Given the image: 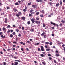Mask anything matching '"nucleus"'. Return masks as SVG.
<instances>
[{"label":"nucleus","mask_w":65,"mask_h":65,"mask_svg":"<svg viewBox=\"0 0 65 65\" xmlns=\"http://www.w3.org/2000/svg\"><path fill=\"white\" fill-rule=\"evenodd\" d=\"M3 65H5L6 64V63L5 62H3Z\"/></svg>","instance_id":"473e14b6"},{"label":"nucleus","mask_w":65,"mask_h":65,"mask_svg":"<svg viewBox=\"0 0 65 65\" xmlns=\"http://www.w3.org/2000/svg\"><path fill=\"white\" fill-rule=\"evenodd\" d=\"M10 50H11V49H8L7 50V51H10Z\"/></svg>","instance_id":"6e6d98bb"},{"label":"nucleus","mask_w":65,"mask_h":65,"mask_svg":"<svg viewBox=\"0 0 65 65\" xmlns=\"http://www.w3.org/2000/svg\"><path fill=\"white\" fill-rule=\"evenodd\" d=\"M29 17H31V16H32V15L31 14H30L29 15Z\"/></svg>","instance_id":"774afa93"},{"label":"nucleus","mask_w":65,"mask_h":65,"mask_svg":"<svg viewBox=\"0 0 65 65\" xmlns=\"http://www.w3.org/2000/svg\"><path fill=\"white\" fill-rule=\"evenodd\" d=\"M0 54H3V52H2V51H1L0 52Z\"/></svg>","instance_id":"052dcab7"},{"label":"nucleus","mask_w":65,"mask_h":65,"mask_svg":"<svg viewBox=\"0 0 65 65\" xmlns=\"http://www.w3.org/2000/svg\"><path fill=\"white\" fill-rule=\"evenodd\" d=\"M33 31H34V30H33V29H31L30 30V31L31 32H33Z\"/></svg>","instance_id":"cd10ccee"},{"label":"nucleus","mask_w":65,"mask_h":65,"mask_svg":"<svg viewBox=\"0 0 65 65\" xmlns=\"http://www.w3.org/2000/svg\"><path fill=\"white\" fill-rule=\"evenodd\" d=\"M13 43H16L17 44V42H15H15H13Z\"/></svg>","instance_id":"603ef678"},{"label":"nucleus","mask_w":65,"mask_h":65,"mask_svg":"<svg viewBox=\"0 0 65 65\" xmlns=\"http://www.w3.org/2000/svg\"><path fill=\"white\" fill-rule=\"evenodd\" d=\"M10 27V25H8V26H7L8 28H9V27Z\"/></svg>","instance_id":"e2e57ef3"},{"label":"nucleus","mask_w":65,"mask_h":65,"mask_svg":"<svg viewBox=\"0 0 65 65\" xmlns=\"http://www.w3.org/2000/svg\"><path fill=\"white\" fill-rule=\"evenodd\" d=\"M26 50L27 51H29V50L28 48H26Z\"/></svg>","instance_id":"09e8293b"},{"label":"nucleus","mask_w":65,"mask_h":65,"mask_svg":"<svg viewBox=\"0 0 65 65\" xmlns=\"http://www.w3.org/2000/svg\"><path fill=\"white\" fill-rule=\"evenodd\" d=\"M22 19L23 20H25V17H23L22 18Z\"/></svg>","instance_id":"2eb2a0df"},{"label":"nucleus","mask_w":65,"mask_h":65,"mask_svg":"<svg viewBox=\"0 0 65 65\" xmlns=\"http://www.w3.org/2000/svg\"><path fill=\"white\" fill-rule=\"evenodd\" d=\"M15 62H19L20 63L21 62V61L19 60H15Z\"/></svg>","instance_id":"6e6552de"},{"label":"nucleus","mask_w":65,"mask_h":65,"mask_svg":"<svg viewBox=\"0 0 65 65\" xmlns=\"http://www.w3.org/2000/svg\"><path fill=\"white\" fill-rule=\"evenodd\" d=\"M50 23L51 24H52V25H54V26H56V23H53V22H51Z\"/></svg>","instance_id":"7ed1b4c3"},{"label":"nucleus","mask_w":65,"mask_h":65,"mask_svg":"<svg viewBox=\"0 0 65 65\" xmlns=\"http://www.w3.org/2000/svg\"><path fill=\"white\" fill-rule=\"evenodd\" d=\"M45 34V32H43V33H42L41 35V36H43V35H44V34Z\"/></svg>","instance_id":"dca6fc26"},{"label":"nucleus","mask_w":65,"mask_h":65,"mask_svg":"<svg viewBox=\"0 0 65 65\" xmlns=\"http://www.w3.org/2000/svg\"><path fill=\"white\" fill-rule=\"evenodd\" d=\"M42 0H40V2H42Z\"/></svg>","instance_id":"69168bd1"},{"label":"nucleus","mask_w":65,"mask_h":65,"mask_svg":"<svg viewBox=\"0 0 65 65\" xmlns=\"http://www.w3.org/2000/svg\"><path fill=\"white\" fill-rule=\"evenodd\" d=\"M41 51H44V48H43V46H41Z\"/></svg>","instance_id":"20e7f679"},{"label":"nucleus","mask_w":65,"mask_h":65,"mask_svg":"<svg viewBox=\"0 0 65 65\" xmlns=\"http://www.w3.org/2000/svg\"><path fill=\"white\" fill-rule=\"evenodd\" d=\"M60 5V4H59V3H58L57 4H56V6L58 7Z\"/></svg>","instance_id":"ddd939ff"},{"label":"nucleus","mask_w":65,"mask_h":65,"mask_svg":"<svg viewBox=\"0 0 65 65\" xmlns=\"http://www.w3.org/2000/svg\"><path fill=\"white\" fill-rule=\"evenodd\" d=\"M65 44H63L62 45V46L63 47H64V46H65Z\"/></svg>","instance_id":"864d4df0"},{"label":"nucleus","mask_w":65,"mask_h":65,"mask_svg":"<svg viewBox=\"0 0 65 65\" xmlns=\"http://www.w3.org/2000/svg\"><path fill=\"white\" fill-rule=\"evenodd\" d=\"M54 61L55 63V64H56V63H57V61H56V60H54Z\"/></svg>","instance_id":"412c9836"},{"label":"nucleus","mask_w":65,"mask_h":65,"mask_svg":"<svg viewBox=\"0 0 65 65\" xmlns=\"http://www.w3.org/2000/svg\"><path fill=\"white\" fill-rule=\"evenodd\" d=\"M16 31L17 32H18L19 31V30L18 29H16Z\"/></svg>","instance_id":"72a5a7b5"},{"label":"nucleus","mask_w":65,"mask_h":65,"mask_svg":"<svg viewBox=\"0 0 65 65\" xmlns=\"http://www.w3.org/2000/svg\"><path fill=\"white\" fill-rule=\"evenodd\" d=\"M15 5H18L19 4L17 2L15 3Z\"/></svg>","instance_id":"c85d7f7f"},{"label":"nucleus","mask_w":65,"mask_h":65,"mask_svg":"<svg viewBox=\"0 0 65 65\" xmlns=\"http://www.w3.org/2000/svg\"><path fill=\"white\" fill-rule=\"evenodd\" d=\"M31 21L32 22V23H34L35 22V21H34V19L33 18H32L31 19Z\"/></svg>","instance_id":"f257e3e1"},{"label":"nucleus","mask_w":65,"mask_h":65,"mask_svg":"<svg viewBox=\"0 0 65 65\" xmlns=\"http://www.w3.org/2000/svg\"><path fill=\"white\" fill-rule=\"evenodd\" d=\"M7 9H10V8L9 7H7Z\"/></svg>","instance_id":"bb28decb"},{"label":"nucleus","mask_w":65,"mask_h":65,"mask_svg":"<svg viewBox=\"0 0 65 65\" xmlns=\"http://www.w3.org/2000/svg\"><path fill=\"white\" fill-rule=\"evenodd\" d=\"M30 23H31V22L29 21L27 22V24L28 25H30Z\"/></svg>","instance_id":"9b49d317"},{"label":"nucleus","mask_w":65,"mask_h":65,"mask_svg":"<svg viewBox=\"0 0 65 65\" xmlns=\"http://www.w3.org/2000/svg\"><path fill=\"white\" fill-rule=\"evenodd\" d=\"M43 27H45V25L44 24H43Z\"/></svg>","instance_id":"4c0bfd02"},{"label":"nucleus","mask_w":65,"mask_h":65,"mask_svg":"<svg viewBox=\"0 0 65 65\" xmlns=\"http://www.w3.org/2000/svg\"><path fill=\"white\" fill-rule=\"evenodd\" d=\"M3 31H4V30H6V28H5L3 27Z\"/></svg>","instance_id":"9d476101"},{"label":"nucleus","mask_w":65,"mask_h":65,"mask_svg":"<svg viewBox=\"0 0 65 65\" xmlns=\"http://www.w3.org/2000/svg\"><path fill=\"white\" fill-rule=\"evenodd\" d=\"M40 56L42 57H44V55L43 54H41L40 55Z\"/></svg>","instance_id":"4468645a"},{"label":"nucleus","mask_w":65,"mask_h":65,"mask_svg":"<svg viewBox=\"0 0 65 65\" xmlns=\"http://www.w3.org/2000/svg\"><path fill=\"white\" fill-rule=\"evenodd\" d=\"M49 59L50 60H52V58L51 57H49Z\"/></svg>","instance_id":"5fc2aeb1"},{"label":"nucleus","mask_w":65,"mask_h":65,"mask_svg":"<svg viewBox=\"0 0 65 65\" xmlns=\"http://www.w3.org/2000/svg\"><path fill=\"white\" fill-rule=\"evenodd\" d=\"M52 36H54L55 35H54V34H52Z\"/></svg>","instance_id":"0e129e2a"},{"label":"nucleus","mask_w":65,"mask_h":65,"mask_svg":"<svg viewBox=\"0 0 65 65\" xmlns=\"http://www.w3.org/2000/svg\"><path fill=\"white\" fill-rule=\"evenodd\" d=\"M45 43L46 44H49V42H46Z\"/></svg>","instance_id":"3c124183"},{"label":"nucleus","mask_w":65,"mask_h":65,"mask_svg":"<svg viewBox=\"0 0 65 65\" xmlns=\"http://www.w3.org/2000/svg\"><path fill=\"white\" fill-rule=\"evenodd\" d=\"M12 34H13V35H14L16 33H15V32H13L12 33Z\"/></svg>","instance_id":"f704fd0d"},{"label":"nucleus","mask_w":65,"mask_h":65,"mask_svg":"<svg viewBox=\"0 0 65 65\" xmlns=\"http://www.w3.org/2000/svg\"><path fill=\"white\" fill-rule=\"evenodd\" d=\"M55 53H59V51L58 50H56L55 51Z\"/></svg>","instance_id":"a18cd8bd"},{"label":"nucleus","mask_w":65,"mask_h":65,"mask_svg":"<svg viewBox=\"0 0 65 65\" xmlns=\"http://www.w3.org/2000/svg\"><path fill=\"white\" fill-rule=\"evenodd\" d=\"M16 16H17V17H19L20 15L18 14H16Z\"/></svg>","instance_id":"79ce46f5"},{"label":"nucleus","mask_w":65,"mask_h":65,"mask_svg":"<svg viewBox=\"0 0 65 65\" xmlns=\"http://www.w3.org/2000/svg\"><path fill=\"white\" fill-rule=\"evenodd\" d=\"M36 44V45H39V43H37Z\"/></svg>","instance_id":"13d9d810"},{"label":"nucleus","mask_w":65,"mask_h":65,"mask_svg":"<svg viewBox=\"0 0 65 65\" xmlns=\"http://www.w3.org/2000/svg\"><path fill=\"white\" fill-rule=\"evenodd\" d=\"M45 47L46 48H47V47H48L47 46V45L45 46Z\"/></svg>","instance_id":"338daca9"},{"label":"nucleus","mask_w":65,"mask_h":65,"mask_svg":"<svg viewBox=\"0 0 65 65\" xmlns=\"http://www.w3.org/2000/svg\"><path fill=\"white\" fill-rule=\"evenodd\" d=\"M56 56H60V55L59 54H55Z\"/></svg>","instance_id":"f8f14e48"},{"label":"nucleus","mask_w":65,"mask_h":65,"mask_svg":"<svg viewBox=\"0 0 65 65\" xmlns=\"http://www.w3.org/2000/svg\"><path fill=\"white\" fill-rule=\"evenodd\" d=\"M22 30H24V27H22Z\"/></svg>","instance_id":"37998d69"},{"label":"nucleus","mask_w":65,"mask_h":65,"mask_svg":"<svg viewBox=\"0 0 65 65\" xmlns=\"http://www.w3.org/2000/svg\"><path fill=\"white\" fill-rule=\"evenodd\" d=\"M34 10L33 9H31L30 10V12H33Z\"/></svg>","instance_id":"f3484780"},{"label":"nucleus","mask_w":65,"mask_h":65,"mask_svg":"<svg viewBox=\"0 0 65 65\" xmlns=\"http://www.w3.org/2000/svg\"><path fill=\"white\" fill-rule=\"evenodd\" d=\"M34 62L35 63V64H36V63H37V62H36V61H34Z\"/></svg>","instance_id":"680f3d73"},{"label":"nucleus","mask_w":65,"mask_h":65,"mask_svg":"<svg viewBox=\"0 0 65 65\" xmlns=\"http://www.w3.org/2000/svg\"><path fill=\"white\" fill-rule=\"evenodd\" d=\"M18 64H19V63H18V62H14V65H18Z\"/></svg>","instance_id":"423d86ee"},{"label":"nucleus","mask_w":65,"mask_h":65,"mask_svg":"<svg viewBox=\"0 0 65 65\" xmlns=\"http://www.w3.org/2000/svg\"><path fill=\"white\" fill-rule=\"evenodd\" d=\"M42 63L43 65H46V63L45 62H42Z\"/></svg>","instance_id":"0eeeda50"},{"label":"nucleus","mask_w":65,"mask_h":65,"mask_svg":"<svg viewBox=\"0 0 65 65\" xmlns=\"http://www.w3.org/2000/svg\"><path fill=\"white\" fill-rule=\"evenodd\" d=\"M28 4V5H30L31 4V3H29Z\"/></svg>","instance_id":"e433bc0d"},{"label":"nucleus","mask_w":65,"mask_h":65,"mask_svg":"<svg viewBox=\"0 0 65 65\" xmlns=\"http://www.w3.org/2000/svg\"><path fill=\"white\" fill-rule=\"evenodd\" d=\"M4 22L5 23H7V21H4Z\"/></svg>","instance_id":"bf43d9fd"},{"label":"nucleus","mask_w":65,"mask_h":65,"mask_svg":"<svg viewBox=\"0 0 65 65\" xmlns=\"http://www.w3.org/2000/svg\"><path fill=\"white\" fill-rule=\"evenodd\" d=\"M15 46H16V45H13V47H15Z\"/></svg>","instance_id":"58836bf2"},{"label":"nucleus","mask_w":65,"mask_h":65,"mask_svg":"<svg viewBox=\"0 0 65 65\" xmlns=\"http://www.w3.org/2000/svg\"><path fill=\"white\" fill-rule=\"evenodd\" d=\"M18 36H19L20 37V36H21V34H19L18 35Z\"/></svg>","instance_id":"c03bdc74"},{"label":"nucleus","mask_w":65,"mask_h":65,"mask_svg":"<svg viewBox=\"0 0 65 65\" xmlns=\"http://www.w3.org/2000/svg\"><path fill=\"white\" fill-rule=\"evenodd\" d=\"M47 51H49L50 50V49H47L46 50Z\"/></svg>","instance_id":"393cba45"},{"label":"nucleus","mask_w":65,"mask_h":65,"mask_svg":"<svg viewBox=\"0 0 65 65\" xmlns=\"http://www.w3.org/2000/svg\"><path fill=\"white\" fill-rule=\"evenodd\" d=\"M61 22L63 24H64L65 23V21L64 20H62L61 21Z\"/></svg>","instance_id":"1a4fd4ad"},{"label":"nucleus","mask_w":65,"mask_h":65,"mask_svg":"<svg viewBox=\"0 0 65 65\" xmlns=\"http://www.w3.org/2000/svg\"><path fill=\"white\" fill-rule=\"evenodd\" d=\"M41 17H43V15L42 14L40 15Z\"/></svg>","instance_id":"49530a36"},{"label":"nucleus","mask_w":65,"mask_h":65,"mask_svg":"<svg viewBox=\"0 0 65 65\" xmlns=\"http://www.w3.org/2000/svg\"><path fill=\"white\" fill-rule=\"evenodd\" d=\"M49 44H50L51 45H52V44H53V43H52V42L49 43Z\"/></svg>","instance_id":"7c9ffc66"},{"label":"nucleus","mask_w":65,"mask_h":65,"mask_svg":"<svg viewBox=\"0 0 65 65\" xmlns=\"http://www.w3.org/2000/svg\"><path fill=\"white\" fill-rule=\"evenodd\" d=\"M51 29H52V30L54 29H55V27H53L51 28Z\"/></svg>","instance_id":"2f4dec72"},{"label":"nucleus","mask_w":65,"mask_h":65,"mask_svg":"<svg viewBox=\"0 0 65 65\" xmlns=\"http://www.w3.org/2000/svg\"><path fill=\"white\" fill-rule=\"evenodd\" d=\"M10 32V30H8V31H7V33H9V32Z\"/></svg>","instance_id":"a19ab883"},{"label":"nucleus","mask_w":65,"mask_h":65,"mask_svg":"<svg viewBox=\"0 0 65 65\" xmlns=\"http://www.w3.org/2000/svg\"><path fill=\"white\" fill-rule=\"evenodd\" d=\"M21 50L22 51H24V49L23 48H21Z\"/></svg>","instance_id":"de8ad7c7"},{"label":"nucleus","mask_w":65,"mask_h":65,"mask_svg":"<svg viewBox=\"0 0 65 65\" xmlns=\"http://www.w3.org/2000/svg\"><path fill=\"white\" fill-rule=\"evenodd\" d=\"M10 37H13V35H12V34H11L10 35Z\"/></svg>","instance_id":"5701e85b"},{"label":"nucleus","mask_w":65,"mask_h":65,"mask_svg":"<svg viewBox=\"0 0 65 65\" xmlns=\"http://www.w3.org/2000/svg\"><path fill=\"white\" fill-rule=\"evenodd\" d=\"M5 20L6 21H7V18H5Z\"/></svg>","instance_id":"8fccbe9b"},{"label":"nucleus","mask_w":65,"mask_h":65,"mask_svg":"<svg viewBox=\"0 0 65 65\" xmlns=\"http://www.w3.org/2000/svg\"><path fill=\"white\" fill-rule=\"evenodd\" d=\"M18 14L20 15L22 14V13H21V12H19L18 13Z\"/></svg>","instance_id":"aec40b11"},{"label":"nucleus","mask_w":65,"mask_h":65,"mask_svg":"<svg viewBox=\"0 0 65 65\" xmlns=\"http://www.w3.org/2000/svg\"><path fill=\"white\" fill-rule=\"evenodd\" d=\"M32 7H33V8H36L37 7V6L35 5H32Z\"/></svg>","instance_id":"39448f33"},{"label":"nucleus","mask_w":65,"mask_h":65,"mask_svg":"<svg viewBox=\"0 0 65 65\" xmlns=\"http://www.w3.org/2000/svg\"><path fill=\"white\" fill-rule=\"evenodd\" d=\"M36 19L37 20H39V18L37 17L36 18Z\"/></svg>","instance_id":"c756f323"},{"label":"nucleus","mask_w":65,"mask_h":65,"mask_svg":"<svg viewBox=\"0 0 65 65\" xmlns=\"http://www.w3.org/2000/svg\"><path fill=\"white\" fill-rule=\"evenodd\" d=\"M62 25H63V24H61L59 25V27H61Z\"/></svg>","instance_id":"a211bd4d"},{"label":"nucleus","mask_w":65,"mask_h":65,"mask_svg":"<svg viewBox=\"0 0 65 65\" xmlns=\"http://www.w3.org/2000/svg\"><path fill=\"white\" fill-rule=\"evenodd\" d=\"M41 12L42 13H44V10H42V11H41Z\"/></svg>","instance_id":"ea45409f"},{"label":"nucleus","mask_w":65,"mask_h":65,"mask_svg":"<svg viewBox=\"0 0 65 65\" xmlns=\"http://www.w3.org/2000/svg\"><path fill=\"white\" fill-rule=\"evenodd\" d=\"M35 23L36 24H40V22L38 21H35Z\"/></svg>","instance_id":"f03ea898"},{"label":"nucleus","mask_w":65,"mask_h":65,"mask_svg":"<svg viewBox=\"0 0 65 65\" xmlns=\"http://www.w3.org/2000/svg\"><path fill=\"white\" fill-rule=\"evenodd\" d=\"M26 42L27 43H30V41H27Z\"/></svg>","instance_id":"4d7b16f0"},{"label":"nucleus","mask_w":65,"mask_h":65,"mask_svg":"<svg viewBox=\"0 0 65 65\" xmlns=\"http://www.w3.org/2000/svg\"><path fill=\"white\" fill-rule=\"evenodd\" d=\"M1 37H2V38H5V37L3 36V35H1Z\"/></svg>","instance_id":"4be33fe9"},{"label":"nucleus","mask_w":65,"mask_h":65,"mask_svg":"<svg viewBox=\"0 0 65 65\" xmlns=\"http://www.w3.org/2000/svg\"><path fill=\"white\" fill-rule=\"evenodd\" d=\"M39 14V12H37L36 13V15H38V14Z\"/></svg>","instance_id":"b1692460"},{"label":"nucleus","mask_w":65,"mask_h":65,"mask_svg":"<svg viewBox=\"0 0 65 65\" xmlns=\"http://www.w3.org/2000/svg\"><path fill=\"white\" fill-rule=\"evenodd\" d=\"M60 2V4L61 5H62V1H61Z\"/></svg>","instance_id":"a878e982"},{"label":"nucleus","mask_w":65,"mask_h":65,"mask_svg":"<svg viewBox=\"0 0 65 65\" xmlns=\"http://www.w3.org/2000/svg\"><path fill=\"white\" fill-rule=\"evenodd\" d=\"M14 11H15V12L16 11H17V9H14Z\"/></svg>","instance_id":"6ab92c4d"},{"label":"nucleus","mask_w":65,"mask_h":65,"mask_svg":"<svg viewBox=\"0 0 65 65\" xmlns=\"http://www.w3.org/2000/svg\"><path fill=\"white\" fill-rule=\"evenodd\" d=\"M2 5V3L1 1H0V6H1Z\"/></svg>","instance_id":"c9c22d12"}]
</instances>
